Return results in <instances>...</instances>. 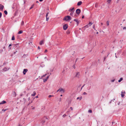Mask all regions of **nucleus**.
I'll return each mask as SVG.
<instances>
[{"label":"nucleus","mask_w":126,"mask_h":126,"mask_svg":"<svg viewBox=\"0 0 126 126\" xmlns=\"http://www.w3.org/2000/svg\"><path fill=\"white\" fill-rule=\"evenodd\" d=\"M71 19V17L69 16H65L63 19V20L66 21H68Z\"/></svg>","instance_id":"f257e3e1"},{"label":"nucleus","mask_w":126,"mask_h":126,"mask_svg":"<svg viewBox=\"0 0 126 126\" xmlns=\"http://www.w3.org/2000/svg\"><path fill=\"white\" fill-rule=\"evenodd\" d=\"M65 90L63 89L62 88H60L58 90L57 92L59 91L60 92H63L64 93L65 92Z\"/></svg>","instance_id":"f03ea898"},{"label":"nucleus","mask_w":126,"mask_h":126,"mask_svg":"<svg viewBox=\"0 0 126 126\" xmlns=\"http://www.w3.org/2000/svg\"><path fill=\"white\" fill-rule=\"evenodd\" d=\"M81 11L80 9H77L76 11V13L78 15H79Z\"/></svg>","instance_id":"7ed1b4c3"},{"label":"nucleus","mask_w":126,"mask_h":126,"mask_svg":"<svg viewBox=\"0 0 126 126\" xmlns=\"http://www.w3.org/2000/svg\"><path fill=\"white\" fill-rule=\"evenodd\" d=\"M68 27V25L67 24H65L63 26V28L64 30H66L67 28Z\"/></svg>","instance_id":"20e7f679"},{"label":"nucleus","mask_w":126,"mask_h":126,"mask_svg":"<svg viewBox=\"0 0 126 126\" xmlns=\"http://www.w3.org/2000/svg\"><path fill=\"white\" fill-rule=\"evenodd\" d=\"M28 70L27 69H24L23 71V73L24 75H25L26 73L28 71Z\"/></svg>","instance_id":"39448f33"},{"label":"nucleus","mask_w":126,"mask_h":126,"mask_svg":"<svg viewBox=\"0 0 126 126\" xmlns=\"http://www.w3.org/2000/svg\"><path fill=\"white\" fill-rule=\"evenodd\" d=\"M74 21L76 22L77 25H78L80 21L78 20V19H74Z\"/></svg>","instance_id":"423d86ee"},{"label":"nucleus","mask_w":126,"mask_h":126,"mask_svg":"<svg viewBox=\"0 0 126 126\" xmlns=\"http://www.w3.org/2000/svg\"><path fill=\"white\" fill-rule=\"evenodd\" d=\"M125 92L124 91V92H121V96L123 97L124 96H125Z\"/></svg>","instance_id":"0eeeda50"},{"label":"nucleus","mask_w":126,"mask_h":126,"mask_svg":"<svg viewBox=\"0 0 126 126\" xmlns=\"http://www.w3.org/2000/svg\"><path fill=\"white\" fill-rule=\"evenodd\" d=\"M9 69V68H5L3 69V71H6L8 70Z\"/></svg>","instance_id":"6e6552de"},{"label":"nucleus","mask_w":126,"mask_h":126,"mask_svg":"<svg viewBox=\"0 0 126 126\" xmlns=\"http://www.w3.org/2000/svg\"><path fill=\"white\" fill-rule=\"evenodd\" d=\"M49 78V76H48L45 79H43V81L44 82H45L46 81H47V80Z\"/></svg>","instance_id":"1a4fd4ad"},{"label":"nucleus","mask_w":126,"mask_h":126,"mask_svg":"<svg viewBox=\"0 0 126 126\" xmlns=\"http://www.w3.org/2000/svg\"><path fill=\"white\" fill-rule=\"evenodd\" d=\"M79 72H78L77 73L76 76L77 77L79 78Z\"/></svg>","instance_id":"9d476101"},{"label":"nucleus","mask_w":126,"mask_h":126,"mask_svg":"<svg viewBox=\"0 0 126 126\" xmlns=\"http://www.w3.org/2000/svg\"><path fill=\"white\" fill-rule=\"evenodd\" d=\"M82 3V2L81 1H79V2L77 3V5L78 6H79Z\"/></svg>","instance_id":"9b49d317"},{"label":"nucleus","mask_w":126,"mask_h":126,"mask_svg":"<svg viewBox=\"0 0 126 126\" xmlns=\"http://www.w3.org/2000/svg\"><path fill=\"white\" fill-rule=\"evenodd\" d=\"M48 14V12L47 14L46 15V21H48V19H49V17H47V16Z\"/></svg>","instance_id":"f8f14e48"},{"label":"nucleus","mask_w":126,"mask_h":126,"mask_svg":"<svg viewBox=\"0 0 126 126\" xmlns=\"http://www.w3.org/2000/svg\"><path fill=\"white\" fill-rule=\"evenodd\" d=\"M44 41L43 40L41 41L39 43V44L40 45H42V44H44Z\"/></svg>","instance_id":"ddd939ff"},{"label":"nucleus","mask_w":126,"mask_h":126,"mask_svg":"<svg viewBox=\"0 0 126 126\" xmlns=\"http://www.w3.org/2000/svg\"><path fill=\"white\" fill-rule=\"evenodd\" d=\"M36 94V92L35 91H34L33 92V94H32L31 96H34Z\"/></svg>","instance_id":"4468645a"},{"label":"nucleus","mask_w":126,"mask_h":126,"mask_svg":"<svg viewBox=\"0 0 126 126\" xmlns=\"http://www.w3.org/2000/svg\"><path fill=\"white\" fill-rule=\"evenodd\" d=\"M5 103H6V102L4 100H3L2 102H0V104H5Z\"/></svg>","instance_id":"2eb2a0df"},{"label":"nucleus","mask_w":126,"mask_h":126,"mask_svg":"<svg viewBox=\"0 0 126 126\" xmlns=\"http://www.w3.org/2000/svg\"><path fill=\"white\" fill-rule=\"evenodd\" d=\"M74 9V8L73 7L72 8L70 9L69 10V11L70 12H71Z\"/></svg>","instance_id":"dca6fc26"},{"label":"nucleus","mask_w":126,"mask_h":126,"mask_svg":"<svg viewBox=\"0 0 126 126\" xmlns=\"http://www.w3.org/2000/svg\"><path fill=\"white\" fill-rule=\"evenodd\" d=\"M23 31L21 30V31H19L18 32V34H20L22 33H23Z\"/></svg>","instance_id":"f3484780"},{"label":"nucleus","mask_w":126,"mask_h":126,"mask_svg":"<svg viewBox=\"0 0 126 126\" xmlns=\"http://www.w3.org/2000/svg\"><path fill=\"white\" fill-rule=\"evenodd\" d=\"M24 25V22L23 21H22L21 22V26H23Z\"/></svg>","instance_id":"a211bd4d"},{"label":"nucleus","mask_w":126,"mask_h":126,"mask_svg":"<svg viewBox=\"0 0 126 126\" xmlns=\"http://www.w3.org/2000/svg\"><path fill=\"white\" fill-rule=\"evenodd\" d=\"M12 45L11 44H9V47H8V48H9V50H10V49H11V47H10Z\"/></svg>","instance_id":"6ab92c4d"},{"label":"nucleus","mask_w":126,"mask_h":126,"mask_svg":"<svg viewBox=\"0 0 126 126\" xmlns=\"http://www.w3.org/2000/svg\"><path fill=\"white\" fill-rule=\"evenodd\" d=\"M11 40H15V37L14 35H13L12 38Z\"/></svg>","instance_id":"aec40b11"},{"label":"nucleus","mask_w":126,"mask_h":126,"mask_svg":"<svg viewBox=\"0 0 126 126\" xmlns=\"http://www.w3.org/2000/svg\"><path fill=\"white\" fill-rule=\"evenodd\" d=\"M4 6L2 5H0V10L1 9L2 10Z\"/></svg>","instance_id":"412c9836"},{"label":"nucleus","mask_w":126,"mask_h":126,"mask_svg":"<svg viewBox=\"0 0 126 126\" xmlns=\"http://www.w3.org/2000/svg\"><path fill=\"white\" fill-rule=\"evenodd\" d=\"M107 24L108 26H109V21H107Z\"/></svg>","instance_id":"4be33fe9"},{"label":"nucleus","mask_w":126,"mask_h":126,"mask_svg":"<svg viewBox=\"0 0 126 126\" xmlns=\"http://www.w3.org/2000/svg\"><path fill=\"white\" fill-rule=\"evenodd\" d=\"M123 80V78H121L119 80H118V82H120L122 80Z\"/></svg>","instance_id":"5701e85b"},{"label":"nucleus","mask_w":126,"mask_h":126,"mask_svg":"<svg viewBox=\"0 0 126 126\" xmlns=\"http://www.w3.org/2000/svg\"><path fill=\"white\" fill-rule=\"evenodd\" d=\"M4 13L6 15H7V12L6 11H4Z\"/></svg>","instance_id":"b1692460"},{"label":"nucleus","mask_w":126,"mask_h":126,"mask_svg":"<svg viewBox=\"0 0 126 126\" xmlns=\"http://www.w3.org/2000/svg\"><path fill=\"white\" fill-rule=\"evenodd\" d=\"M93 24L91 22H89L88 24V25H89V26H91Z\"/></svg>","instance_id":"393cba45"},{"label":"nucleus","mask_w":126,"mask_h":126,"mask_svg":"<svg viewBox=\"0 0 126 126\" xmlns=\"http://www.w3.org/2000/svg\"><path fill=\"white\" fill-rule=\"evenodd\" d=\"M62 99L60 97L58 99V101L59 102H61V101Z\"/></svg>","instance_id":"a878e982"},{"label":"nucleus","mask_w":126,"mask_h":126,"mask_svg":"<svg viewBox=\"0 0 126 126\" xmlns=\"http://www.w3.org/2000/svg\"><path fill=\"white\" fill-rule=\"evenodd\" d=\"M88 112H89L92 113V111L91 110H88Z\"/></svg>","instance_id":"bb28decb"},{"label":"nucleus","mask_w":126,"mask_h":126,"mask_svg":"<svg viewBox=\"0 0 126 126\" xmlns=\"http://www.w3.org/2000/svg\"><path fill=\"white\" fill-rule=\"evenodd\" d=\"M44 120H43L42 121V122L43 123H45V119H44Z\"/></svg>","instance_id":"cd10ccee"},{"label":"nucleus","mask_w":126,"mask_h":126,"mask_svg":"<svg viewBox=\"0 0 126 126\" xmlns=\"http://www.w3.org/2000/svg\"><path fill=\"white\" fill-rule=\"evenodd\" d=\"M95 25L94 24L93 26V28L94 30H95Z\"/></svg>","instance_id":"c85d7f7f"},{"label":"nucleus","mask_w":126,"mask_h":126,"mask_svg":"<svg viewBox=\"0 0 126 126\" xmlns=\"http://www.w3.org/2000/svg\"><path fill=\"white\" fill-rule=\"evenodd\" d=\"M111 0H108L107 2L109 3L111 1Z\"/></svg>","instance_id":"c756f323"},{"label":"nucleus","mask_w":126,"mask_h":126,"mask_svg":"<svg viewBox=\"0 0 126 126\" xmlns=\"http://www.w3.org/2000/svg\"><path fill=\"white\" fill-rule=\"evenodd\" d=\"M89 26L88 25H85L84 27L87 28Z\"/></svg>","instance_id":"7c9ffc66"},{"label":"nucleus","mask_w":126,"mask_h":126,"mask_svg":"<svg viewBox=\"0 0 126 126\" xmlns=\"http://www.w3.org/2000/svg\"><path fill=\"white\" fill-rule=\"evenodd\" d=\"M74 12H73L71 13L70 14V15H71H71H72L73 14V13Z\"/></svg>","instance_id":"2f4dec72"},{"label":"nucleus","mask_w":126,"mask_h":126,"mask_svg":"<svg viewBox=\"0 0 126 126\" xmlns=\"http://www.w3.org/2000/svg\"><path fill=\"white\" fill-rule=\"evenodd\" d=\"M33 5H32V6L30 8V9H31L33 7Z\"/></svg>","instance_id":"473e14b6"},{"label":"nucleus","mask_w":126,"mask_h":126,"mask_svg":"<svg viewBox=\"0 0 126 126\" xmlns=\"http://www.w3.org/2000/svg\"><path fill=\"white\" fill-rule=\"evenodd\" d=\"M66 116V115L65 114H64V115H63V117H65Z\"/></svg>","instance_id":"72a5a7b5"},{"label":"nucleus","mask_w":126,"mask_h":126,"mask_svg":"<svg viewBox=\"0 0 126 126\" xmlns=\"http://www.w3.org/2000/svg\"><path fill=\"white\" fill-rule=\"evenodd\" d=\"M73 68H74V69H75V65H74L73 66Z\"/></svg>","instance_id":"f704fd0d"},{"label":"nucleus","mask_w":126,"mask_h":126,"mask_svg":"<svg viewBox=\"0 0 126 126\" xmlns=\"http://www.w3.org/2000/svg\"><path fill=\"white\" fill-rule=\"evenodd\" d=\"M47 74H45V75H43V76H42V77H45V76H46V75Z\"/></svg>","instance_id":"c9c22d12"},{"label":"nucleus","mask_w":126,"mask_h":126,"mask_svg":"<svg viewBox=\"0 0 126 126\" xmlns=\"http://www.w3.org/2000/svg\"><path fill=\"white\" fill-rule=\"evenodd\" d=\"M87 94L85 92H84L83 93V94L84 95Z\"/></svg>","instance_id":"e433bc0d"},{"label":"nucleus","mask_w":126,"mask_h":126,"mask_svg":"<svg viewBox=\"0 0 126 126\" xmlns=\"http://www.w3.org/2000/svg\"><path fill=\"white\" fill-rule=\"evenodd\" d=\"M6 110H7L6 109H4L2 110V111H3V112H4Z\"/></svg>","instance_id":"4c0bfd02"},{"label":"nucleus","mask_w":126,"mask_h":126,"mask_svg":"<svg viewBox=\"0 0 126 126\" xmlns=\"http://www.w3.org/2000/svg\"><path fill=\"white\" fill-rule=\"evenodd\" d=\"M53 95H49L48 97L49 98L50 97H51L53 96Z\"/></svg>","instance_id":"58836bf2"},{"label":"nucleus","mask_w":126,"mask_h":126,"mask_svg":"<svg viewBox=\"0 0 126 126\" xmlns=\"http://www.w3.org/2000/svg\"><path fill=\"white\" fill-rule=\"evenodd\" d=\"M70 109L71 110H73V109L72 107H70Z\"/></svg>","instance_id":"ea45409f"},{"label":"nucleus","mask_w":126,"mask_h":126,"mask_svg":"<svg viewBox=\"0 0 126 126\" xmlns=\"http://www.w3.org/2000/svg\"><path fill=\"white\" fill-rule=\"evenodd\" d=\"M126 29V27H123V30H124V29Z\"/></svg>","instance_id":"a19ab883"},{"label":"nucleus","mask_w":126,"mask_h":126,"mask_svg":"<svg viewBox=\"0 0 126 126\" xmlns=\"http://www.w3.org/2000/svg\"><path fill=\"white\" fill-rule=\"evenodd\" d=\"M47 49H46L45 50V52H47Z\"/></svg>","instance_id":"79ce46f5"},{"label":"nucleus","mask_w":126,"mask_h":126,"mask_svg":"<svg viewBox=\"0 0 126 126\" xmlns=\"http://www.w3.org/2000/svg\"><path fill=\"white\" fill-rule=\"evenodd\" d=\"M114 81V80L113 79V80H111V81L112 82H113Z\"/></svg>","instance_id":"37998d69"},{"label":"nucleus","mask_w":126,"mask_h":126,"mask_svg":"<svg viewBox=\"0 0 126 126\" xmlns=\"http://www.w3.org/2000/svg\"><path fill=\"white\" fill-rule=\"evenodd\" d=\"M14 93L15 94V96H16V92H14Z\"/></svg>","instance_id":"c03bdc74"},{"label":"nucleus","mask_w":126,"mask_h":126,"mask_svg":"<svg viewBox=\"0 0 126 126\" xmlns=\"http://www.w3.org/2000/svg\"><path fill=\"white\" fill-rule=\"evenodd\" d=\"M84 16L83 15L82 16V18H84Z\"/></svg>","instance_id":"a18cd8bd"},{"label":"nucleus","mask_w":126,"mask_h":126,"mask_svg":"<svg viewBox=\"0 0 126 126\" xmlns=\"http://www.w3.org/2000/svg\"><path fill=\"white\" fill-rule=\"evenodd\" d=\"M101 25H103V23L102 22H101Z\"/></svg>","instance_id":"49530a36"},{"label":"nucleus","mask_w":126,"mask_h":126,"mask_svg":"<svg viewBox=\"0 0 126 126\" xmlns=\"http://www.w3.org/2000/svg\"><path fill=\"white\" fill-rule=\"evenodd\" d=\"M38 49H40V48L39 47H38Z\"/></svg>","instance_id":"de8ad7c7"},{"label":"nucleus","mask_w":126,"mask_h":126,"mask_svg":"<svg viewBox=\"0 0 126 126\" xmlns=\"http://www.w3.org/2000/svg\"><path fill=\"white\" fill-rule=\"evenodd\" d=\"M40 1H42L43 0H39Z\"/></svg>","instance_id":"09e8293b"},{"label":"nucleus","mask_w":126,"mask_h":126,"mask_svg":"<svg viewBox=\"0 0 126 126\" xmlns=\"http://www.w3.org/2000/svg\"><path fill=\"white\" fill-rule=\"evenodd\" d=\"M1 15H2V14L1 13H0V17H1Z\"/></svg>","instance_id":"8fccbe9b"},{"label":"nucleus","mask_w":126,"mask_h":126,"mask_svg":"<svg viewBox=\"0 0 126 126\" xmlns=\"http://www.w3.org/2000/svg\"><path fill=\"white\" fill-rule=\"evenodd\" d=\"M35 97L36 98H37L38 97V96H36Z\"/></svg>","instance_id":"3c124183"},{"label":"nucleus","mask_w":126,"mask_h":126,"mask_svg":"<svg viewBox=\"0 0 126 126\" xmlns=\"http://www.w3.org/2000/svg\"><path fill=\"white\" fill-rule=\"evenodd\" d=\"M79 97H78L77 98V99H79Z\"/></svg>","instance_id":"603ef678"},{"label":"nucleus","mask_w":126,"mask_h":126,"mask_svg":"<svg viewBox=\"0 0 126 126\" xmlns=\"http://www.w3.org/2000/svg\"><path fill=\"white\" fill-rule=\"evenodd\" d=\"M98 32H96V34H98Z\"/></svg>","instance_id":"864d4df0"},{"label":"nucleus","mask_w":126,"mask_h":126,"mask_svg":"<svg viewBox=\"0 0 126 126\" xmlns=\"http://www.w3.org/2000/svg\"><path fill=\"white\" fill-rule=\"evenodd\" d=\"M60 96H62V94H61V95H60Z\"/></svg>","instance_id":"5fc2aeb1"},{"label":"nucleus","mask_w":126,"mask_h":126,"mask_svg":"<svg viewBox=\"0 0 126 126\" xmlns=\"http://www.w3.org/2000/svg\"><path fill=\"white\" fill-rule=\"evenodd\" d=\"M36 2H37V3H38V1H36Z\"/></svg>","instance_id":"6e6d98bb"},{"label":"nucleus","mask_w":126,"mask_h":126,"mask_svg":"<svg viewBox=\"0 0 126 126\" xmlns=\"http://www.w3.org/2000/svg\"><path fill=\"white\" fill-rule=\"evenodd\" d=\"M16 53V52H15L14 53V54H15Z\"/></svg>","instance_id":"4d7b16f0"},{"label":"nucleus","mask_w":126,"mask_h":126,"mask_svg":"<svg viewBox=\"0 0 126 126\" xmlns=\"http://www.w3.org/2000/svg\"><path fill=\"white\" fill-rule=\"evenodd\" d=\"M82 98L81 97V98H80V100Z\"/></svg>","instance_id":"13d9d810"}]
</instances>
